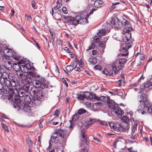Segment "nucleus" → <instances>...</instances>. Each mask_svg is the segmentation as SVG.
Here are the masks:
<instances>
[{
	"label": "nucleus",
	"mask_w": 152,
	"mask_h": 152,
	"mask_svg": "<svg viewBox=\"0 0 152 152\" xmlns=\"http://www.w3.org/2000/svg\"><path fill=\"white\" fill-rule=\"evenodd\" d=\"M33 39L34 42L35 44V45L39 49L40 48V47L39 46V44L35 40H34Z\"/></svg>",
	"instance_id": "13d9d810"
},
{
	"label": "nucleus",
	"mask_w": 152,
	"mask_h": 152,
	"mask_svg": "<svg viewBox=\"0 0 152 152\" xmlns=\"http://www.w3.org/2000/svg\"><path fill=\"white\" fill-rule=\"evenodd\" d=\"M109 124L110 128L114 129L115 131L117 132L119 131V129L115 126V125L114 123L110 122L109 123Z\"/></svg>",
	"instance_id": "a878e982"
},
{
	"label": "nucleus",
	"mask_w": 152,
	"mask_h": 152,
	"mask_svg": "<svg viewBox=\"0 0 152 152\" xmlns=\"http://www.w3.org/2000/svg\"><path fill=\"white\" fill-rule=\"evenodd\" d=\"M102 105V103L100 102H99L96 103H95V104L94 106H96L97 108H99Z\"/></svg>",
	"instance_id": "79ce46f5"
},
{
	"label": "nucleus",
	"mask_w": 152,
	"mask_h": 152,
	"mask_svg": "<svg viewBox=\"0 0 152 152\" xmlns=\"http://www.w3.org/2000/svg\"><path fill=\"white\" fill-rule=\"evenodd\" d=\"M20 109H23L25 112L28 113H30L31 111V107L28 104H24V103L22 107Z\"/></svg>",
	"instance_id": "f3484780"
},
{
	"label": "nucleus",
	"mask_w": 152,
	"mask_h": 152,
	"mask_svg": "<svg viewBox=\"0 0 152 152\" xmlns=\"http://www.w3.org/2000/svg\"><path fill=\"white\" fill-rule=\"evenodd\" d=\"M77 98L79 100H84L85 98L84 94L83 95L78 94Z\"/></svg>",
	"instance_id": "f704fd0d"
},
{
	"label": "nucleus",
	"mask_w": 152,
	"mask_h": 152,
	"mask_svg": "<svg viewBox=\"0 0 152 152\" xmlns=\"http://www.w3.org/2000/svg\"><path fill=\"white\" fill-rule=\"evenodd\" d=\"M13 51L12 50L8 48L4 49L3 50V52L4 54L10 56H11L12 54H13Z\"/></svg>",
	"instance_id": "412c9836"
},
{
	"label": "nucleus",
	"mask_w": 152,
	"mask_h": 152,
	"mask_svg": "<svg viewBox=\"0 0 152 152\" xmlns=\"http://www.w3.org/2000/svg\"><path fill=\"white\" fill-rule=\"evenodd\" d=\"M88 61L92 64H95L97 63V59L95 58L91 57L89 58Z\"/></svg>",
	"instance_id": "bb28decb"
},
{
	"label": "nucleus",
	"mask_w": 152,
	"mask_h": 152,
	"mask_svg": "<svg viewBox=\"0 0 152 152\" xmlns=\"http://www.w3.org/2000/svg\"><path fill=\"white\" fill-rule=\"evenodd\" d=\"M99 37H100L99 36H98V37L97 36H94L93 38L94 42L95 43H98L99 41Z\"/></svg>",
	"instance_id": "ea45409f"
},
{
	"label": "nucleus",
	"mask_w": 152,
	"mask_h": 152,
	"mask_svg": "<svg viewBox=\"0 0 152 152\" xmlns=\"http://www.w3.org/2000/svg\"><path fill=\"white\" fill-rule=\"evenodd\" d=\"M94 97V99L97 100L99 101V96H97L95 94H94L93 95V97Z\"/></svg>",
	"instance_id": "5fc2aeb1"
},
{
	"label": "nucleus",
	"mask_w": 152,
	"mask_h": 152,
	"mask_svg": "<svg viewBox=\"0 0 152 152\" xmlns=\"http://www.w3.org/2000/svg\"><path fill=\"white\" fill-rule=\"evenodd\" d=\"M107 34V31L106 30L104 29H102L99 30V32L97 34V35L101 37L102 36H104Z\"/></svg>",
	"instance_id": "393cba45"
},
{
	"label": "nucleus",
	"mask_w": 152,
	"mask_h": 152,
	"mask_svg": "<svg viewBox=\"0 0 152 152\" xmlns=\"http://www.w3.org/2000/svg\"><path fill=\"white\" fill-rule=\"evenodd\" d=\"M80 135L82 137V138L81 139V142L80 146H82V145L84 146V143H85L86 145H88L89 144V140L87 138L85 131L84 129L81 130Z\"/></svg>",
	"instance_id": "f8f14e48"
},
{
	"label": "nucleus",
	"mask_w": 152,
	"mask_h": 152,
	"mask_svg": "<svg viewBox=\"0 0 152 152\" xmlns=\"http://www.w3.org/2000/svg\"><path fill=\"white\" fill-rule=\"evenodd\" d=\"M100 124L104 125V126H106L107 124L106 122L103 121H101L100 123Z\"/></svg>",
	"instance_id": "69168bd1"
},
{
	"label": "nucleus",
	"mask_w": 152,
	"mask_h": 152,
	"mask_svg": "<svg viewBox=\"0 0 152 152\" xmlns=\"http://www.w3.org/2000/svg\"><path fill=\"white\" fill-rule=\"evenodd\" d=\"M88 149L86 148H82L80 150V152H88Z\"/></svg>",
	"instance_id": "603ef678"
},
{
	"label": "nucleus",
	"mask_w": 152,
	"mask_h": 152,
	"mask_svg": "<svg viewBox=\"0 0 152 152\" xmlns=\"http://www.w3.org/2000/svg\"><path fill=\"white\" fill-rule=\"evenodd\" d=\"M62 0H57L56 2V5L54 7V9L57 10L60 8L62 6Z\"/></svg>",
	"instance_id": "5701e85b"
},
{
	"label": "nucleus",
	"mask_w": 152,
	"mask_h": 152,
	"mask_svg": "<svg viewBox=\"0 0 152 152\" xmlns=\"http://www.w3.org/2000/svg\"><path fill=\"white\" fill-rule=\"evenodd\" d=\"M31 4L32 6V7L34 9H36V7L35 2L34 0H32L31 1Z\"/></svg>",
	"instance_id": "49530a36"
},
{
	"label": "nucleus",
	"mask_w": 152,
	"mask_h": 152,
	"mask_svg": "<svg viewBox=\"0 0 152 152\" xmlns=\"http://www.w3.org/2000/svg\"><path fill=\"white\" fill-rule=\"evenodd\" d=\"M137 125H134L133 126L132 129V135H133L135 132V131L136 130V127H137Z\"/></svg>",
	"instance_id": "de8ad7c7"
},
{
	"label": "nucleus",
	"mask_w": 152,
	"mask_h": 152,
	"mask_svg": "<svg viewBox=\"0 0 152 152\" xmlns=\"http://www.w3.org/2000/svg\"><path fill=\"white\" fill-rule=\"evenodd\" d=\"M70 121L71 124L69 127L67 128L64 130L61 129H57V131H55L53 135L52 136L55 138H58V134L61 139L63 140V144H64L66 143L67 139L73 129L74 124H72L71 121Z\"/></svg>",
	"instance_id": "423d86ee"
},
{
	"label": "nucleus",
	"mask_w": 152,
	"mask_h": 152,
	"mask_svg": "<svg viewBox=\"0 0 152 152\" xmlns=\"http://www.w3.org/2000/svg\"><path fill=\"white\" fill-rule=\"evenodd\" d=\"M127 61L125 58H120L115 64L112 65V69L114 71L115 74H117L120 70L123 69L124 67V65L126 62Z\"/></svg>",
	"instance_id": "1a4fd4ad"
},
{
	"label": "nucleus",
	"mask_w": 152,
	"mask_h": 152,
	"mask_svg": "<svg viewBox=\"0 0 152 152\" xmlns=\"http://www.w3.org/2000/svg\"><path fill=\"white\" fill-rule=\"evenodd\" d=\"M109 38V37H102L101 38V40L104 43H105L106 42Z\"/></svg>",
	"instance_id": "37998d69"
},
{
	"label": "nucleus",
	"mask_w": 152,
	"mask_h": 152,
	"mask_svg": "<svg viewBox=\"0 0 152 152\" xmlns=\"http://www.w3.org/2000/svg\"><path fill=\"white\" fill-rule=\"evenodd\" d=\"M118 142V141H115L114 142H113V147L114 148H116V144H117V142Z\"/></svg>",
	"instance_id": "0e129e2a"
},
{
	"label": "nucleus",
	"mask_w": 152,
	"mask_h": 152,
	"mask_svg": "<svg viewBox=\"0 0 152 152\" xmlns=\"http://www.w3.org/2000/svg\"><path fill=\"white\" fill-rule=\"evenodd\" d=\"M100 101H102L104 102H107L109 100L110 98L104 96H99Z\"/></svg>",
	"instance_id": "cd10ccee"
},
{
	"label": "nucleus",
	"mask_w": 152,
	"mask_h": 152,
	"mask_svg": "<svg viewBox=\"0 0 152 152\" xmlns=\"http://www.w3.org/2000/svg\"><path fill=\"white\" fill-rule=\"evenodd\" d=\"M27 143L28 145L29 148H31V146L33 145V142L31 140H29L27 141Z\"/></svg>",
	"instance_id": "a19ab883"
},
{
	"label": "nucleus",
	"mask_w": 152,
	"mask_h": 152,
	"mask_svg": "<svg viewBox=\"0 0 152 152\" xmlns=\"http://www.w3.org/2000/svg\"><path fill=\"white\" fill-rule=\"evenodd\" d=\"M1 56L3 60H4V59H5L6 60L9 59L10 58L9 57L11 56H8L4 54V55L2 54Z\"/></svg>",
	"instance_id": "58836bf2"
},
{
	"label": "nucleus",
	"mask_w": 152,
	"mask_h": 152,
	"mask_svg": "<svg viewBox=\"0 0 152 152\" xmlns=\"http://www.w3.org/2000/svg\"><path fill=\"white\" fill-rule=\"evenodd\" d=\"M57 43L58 45H62L63 44V42L62 40L59 39L57 40Z\"/></svg>",
	"instance_id": "8fccbe9b"
},
{
	"label": "nucleus",
	"mask_w": 152,
	"mask_h": 152,
	"mask_svg": "<svg viewBox=\"0 0 152 152\" xmlns=\"http://www.w3.org/2000/svg\"><path fill=\"white\" fill-rule=\"evenodd\" d=\"M95 10V9L93 8L89 13L84 12L83 13L85 15L84 17L83 16L82 17L80 15H78L75 18L73 17H66L65 16H64L63 18L69 25L76 26L79 23L81 24H84L88 23V18L90 15L93 14L94 11Z\"/></svg>",
	"instance_id": "7ed1b4c3"
},
{
	"label": "nucleus",
	"mask_w": 152,
	"mask_h": 152,
	"mask_svg": "<svg viewBox=\"0 0 152 152\" xmlns=\"http://www.w3.org/2000/svg\"><path fill=\"white\" fill-rule=\"evenodd\" d=\"M58 141V138H55L53 137H51L50 139V142H52L53 143H56Z\"/></svg>",
	"instance_id": "72a5a7b5"
},
{
	"label": "nucleus",
	"mask_w": 152,
	"mask_h": 152,
	"mask_svg": "<svg viewBox=\"0 0 152 152\" xmlns=\"http://www.w3.org/2000/svg\"><path fill=\"white\" fill-rule=\"evenodd\" d=\"M50 34L51 36L52 37V39L53 40V41H54V37H55V35H53V33L51 31H50Z\"/></svg>",
	"instance_id": "680f3d73"
},
{
	"label": "nucleus",
	"mask_w": 152,
	"mask_h": 152,
	"mask_svg": "<svg viewBox=\"0 0 152 152\" xmlns=\"http://www.w3.org/2000/svg\"><path fill=\"white\" fill-rule=\"evenodd\" d=\"M21 63L16 65L17 67H18V71L20 69L24 73H27V77L29 78H33L35 77L37 74L36 71L31 67V65L29 63L25 64L24 61H21Z\"/></svg>",
	"instance_id": "39448f33"
},
{
	"label": "nucleus",
	"mask_w": 152,
	"mask_h": 152,
	"mask_svg": "<svg viewBox=\"0 0 152 152\" xmlns=\"http://www.w3.org/2000/svg\"><path fill=\"white\" fill-rule=\"evenodd\" d=\"M114 72V71L112 68V70L110 69L108 71V75L109 76H113V72Z\"/></svg>",
	"instance_id": "09e8293b"
},
{
	"label": "nucleus",
	"mask_w": 152,
	"mask_h": 152,
	"mask_svg": "<svg viewBox=\"0 0 152 152\" xmlns=\"http://www.w3.org/2000/svg\"><path fill=\"white\" fill-rule=\"evenodd\" d=\"M77 64V62L76 61H74L72 64V66L68 65L66 66V69L68 71H72L74 68H76Z\"/></svg>",
	"instance_id": "aec40b11"
},
{
	"label": "nucleus",
	"mask_w": 152,
	"mask_h": 152,
	"mask_svg": "<svg viewBox=\"0 0 152 152\" xmlns=\"http://www.w3.org/2000/svg\"><path fill=\"white\" fill-rule=\"evenodd\" d=\"M111 23L115 27L118 28L123 27V33L124 36H123V40L124 42L128 43H125L124 46L122 49L121 54L122 56H126L129 54L128 49L131 48L133 45V39L131 37V31L133 29L131 26L130 23L125 19L122 17L116 16L113 17Z\"/></svg>",
	"instance_id": "f257e3e1"
},
{
	"label": "nucleus",
	"mask_w": 152,
	"mask_h": 152,
	"mask_svg": "<svg viewBox=\"0 0 152 152\" xmlns=\"http://www.w3.org/2000/svg\"><path fill=\"white\" fill-rule=\"evenodd\" d=\"M45 78L41 76H37L33 82V86L31 87L30 91V93L32 96L36 98L34 103L36 105L40 104L41 102L44 99V96L41 89L48 88V85L44 83Z\"/></svg>",
	"instance_id": "f03ea898"
},
{
	"label": "nucleus",
	"mask_w": 152,
	"mask_h": 152,
	"mask_svg": "<svg viewBox=\"0 0 152 152\" xmlns=\"http://www.w3.org/2000/svg\"><path fill=\"white\" fill-rule=\"evenodd\" d=\"M14 75L12 73L9 74L6 72H4L0 74V80L4 83L5 85L11 86L12 88L16 87L18 85L16 83Z\"/></svg>",
	"instance_id": "0eeeda50"
},
{
	"label": "nucleus",
	"mask_w": 152,
	"mask_h": 152,
	"mask_svg": "<svg viewBox=\"0 0 152 152\" xmlns=\"http://www.w3.org/2000/svg\"><path fill=\"white\" fill-rule=\"evenodd\" d=\"M30 86L29 83L25 84L23 86V89L24 91L28 92L29 91Z\"/></svg>",
	"instance_id": "7c9ffc66"
},
{
	"label": "nucleus",
	"mask_w": 152,
	"mask_h": 152,
	"mask_svg": "<svg viewBox=\"0 0 152 152\" xmlns=\"http://www.w3.org/2000/svg\"><path fill=\"white\" fill-rule=\"evenodd\" d=\"M23 73V72H22V73H17L18 75V74H19L18 76H20V77L22 80L25 79L26 77L27 76V73H26V74H25Z\"/></svg>",
	"instance_id": "2f4dec72"
},
{
	"label": "nucleus",
	"mask_w": 152,
	"mask_h": 152,
	"mask_svg": "<svg viewBox=\"0 0 152 152\" xmlns=\"http://www.w3.org/2000/svg\"><path fill=\"white\" fill-rule=\"evenodd\" d=\"M11 86H7L4 84V83L0 80V97H2L4 96V94H7L9 92L10 89L11 88ZM6 96V95H5Z\"/></svg>",
	"instance_id": "9d476101"
},
{
	"label": "nucleus",
	"mask_w": 152,
	"mask_h": 152,
	"mask_svg": "<svg viewBox=\"0 0 152 152\" xmlns=\"http://www.w3.org/2000/svg\"><path fill=\"white\" fill-rule=\"evenodd\" d=\"M145 56L144 55H140L139 56L140 59L141 60H144L145 58Z\"/></svg>",
	"instance_id": "6e6d98bb"
},
{
	"label": "nucleus",
	"mask_w": 152,
	"mask_h": 152,
	"mask_svg": "<svg viewBox=\"0 0 152 152\" xmlns=\"http://www.w3.org/2000/svg\"><path fill=\"white\" fill-rule=\"evenodd\" d=\"M24 91H25L23 89H22L21 91L20 90L19 92H18L17 91V92L18 93V95L17 96L15 95L14 93H13L14 95L13 106L18 110H19V109L22 107L23 104V102L21 101V99L25 95Z\"/></svg>",
	"instance_id": "6e6552de"
},
{
	"label": "nucleus",
	"mask_w": 152,
	"mask_h": 152,
	"mask_svg": "<svg viewBox=\"0 0 152 152\" xmlns=\"http://www.w3.org/2000/svg\"><path fill=\"white\" fill-rule=\"evenodd\" d=\"M22 99H23V101L25 104H30L31 101V98L29 95L26 94L22 98Z\"/></svg>",
	"instance_id": "a211bd4d"
},
{
	"label": "nucleus",
	"mask_w": 152,
	"mask_h": 152,
	"mask_svg": "<svg viewBox=\"0 0 152 152\" xmlns=\"http://www.w3.org/2000/svg\"><path fill=\"white\" fill-rule=\"evenodd\" d=\"M85 95V97L86 99L91 100L93 98V95L92 94L88 91H86L84 93Z\"/></svg>",
	"instance_id": "6ab92c4d"
},
{
	"label": "nucleus",
	"mask_w": 152,
	"mask_h": 152,
	"mask_svg": "<svg viewBox=\"0 0 152 152\" xmlns=\"http://www.w3.org/2000/svg\"><path fill=\"white\" fill-rule=\"evenodd\" d=\"M25 18H27V20L31 21L32 20V18L31 16L27 15L26 14L25 15Z\"/></svg>",
	"instance_id": "3c124183"
},
{
	"label": "nucleus",
	"mask_w": 152,
	"mask_h": 152,
	"mask_svg": "<svg viewBox=\"0 0 152 152\" xmlns=\"http://www.w3.org/2000/svg\"><path fill=\"white\" fill-rule=\"evenodd\" d=\"M86 112V111L83 108H81L79 109L77 113L79 115L82 114Z\"/></svg>",
	"instance_id": "473e14b6"
},
{
	"label": "nucleus",
	"mask_w": 152,
	"mask_h": 152,
	"mask_svg": "<svg viewBox=\"0 0 152 152\" xmlns=\"http://www.w3.org/2000/svg\"><path fill=\"white\" fill-rule=\"evenodd\" d=\"M3 66L8 70H10L12 69V63L11 61H7L4 62V64Z\"/></svg>",
	"instance_id": "4468645a"
},
{
	"label": "nucleus",
	"mask_w": 152,
	"mask_h": 152,
	"mask_svg": "<svg viewBox=\"0 0 152 152\" xmlns=\"http://www.w3.org/2000/svg\"><path fill=\"white\" fill-rule=\"evenodd\" d=\"M95 120L94 119L89 118L87 124L86 126L87 128L90 127V126L95 122Z\"/></svg>",
	"instance_id": "c85d7f7f"
},
{
	"label": "nucleus",
	"mask_w": 152,
	"mask_h": 152,
	"mask_svg": "<svg viewBox=\"0 0 152 152\" xmlns=\"http://www.w3.org/2000/svg\"><path fill=\"white\" fill-rule=\"evenodd\" d=\"M94 5L96 7L99 8L103 6L104 3L101 0H96L94 1Z\"/></svg>",
	"instance_id": "dca6fc26"
},
{
	"label": "nucleus",
	"mask_w": 152,
	"mask_h": 152,
	"mask_svg": "<svg viewBox=\"0 0 152 152\" xmlns=\"http://www.w3.org/2000/svg\"><path fill=\"white\" fill-rule=\"evenodd\" d=\"M12 53L13 54H12L11 56H12L13 58L16 60L17 61H19L20 59V56L18 55L17 53L14 51H13Z\"/></svg>",
	"instance_id": "b1692460"
},
{
	"label": "nucleus",
	"mask_w": 152,
	"mask_h": 152,
	"mask_svg": "<svg viewBox=\"0 0 152 152\" xmlns=\"http://www.w3.org/2000/svg\"><path fill=\"white\" fill-rule=\"evenodd\" d=\"M129 128V126L128 124H124L123 125H120L119 129L123 132H128V129Z\"/></svg>",
	"instance_id": "2eb2a0df"
},
{
	"label": "nucleus",
	"mask_w": 152,
	"mask_h": 152,
	"mask_svg": "<svg viewBox=\"0 0 152 152\" xmlns=\"http://www.w3.org/2000/svg\"><path fill=\"white\" fill-rule=\"evenodd\" d=\"M31 79H32V78H28L26 76V78L25 79V81L27 83H30L32 82Z\"/></svg>",
	"instance_id": "a18cd8bd"
},
{
	"label": "nucleus",
	"mask_w": 152,
	"mask_h": 152,
	"mask_svg": "<svg viewBox=\"0 0 152 152\" xmlns=\"http://www.w3.org/2000/svg\"><path fill=\"white\" fill-rule=\"evenodd\" d=\"M102 72L103 73L105 74L106 75H108V71L107 69H104Z\"/></svg>",
	"instance_id": "864d4df0"
},
{
	"label": "nucleus",
	"mask_w": 152,
	"mask_h": 152,
	"mask_svg": "<svg viewBox=\"0 0 152 152\" xmlns=\"http://www.w3.org/2000/svg\"><path fill=\"white\" fill-rule=\"evenodd\" d=\"M92 49H94L93 47L91 46V45L89 46L88 47V49L86 50L87 51L89 50H91Z\"/></svg>",
	"instance_id": "338daca9"
},
{
	"label": "nucleus",
	"mask_w": 152,
	"mask_h": 152,
	"mask_svg": "<svg viewBox=\"0 0 152 152\" xmlns=\"http://www.w3.org/2000/svg\"><path fill=\"white\" fill-rule=\"evenodd\" d=\"M140 93H142L143 91L145 92L152 89V75L150 80L145 82L140 86Z\"/></svg>",
	"instance_id": "9b49d317"
},
{
	"label": "nucleus",
	"mask_w": 152,
	"mask_h": 152,
	"mask_svg": "<svg viewBox=\"0 0 152 152\" xmlns=\"http://www.w3.org/2000/svg\"><path fill=\"white\" fill-rule=\"evenodd\" d=\"M92 54L93 55H95L97 53V51L96 50H93L92 51Z\"/></svg>",
	"instance_id": "bf43d9fd"
},
{
	"label": "nucleus",
	"mask_w": 152,
	"mask_h": 152,
	"mask_svg": "<svg viewBox=\"0 0 152 152\" xmlns=\"http://www.w3.org/2000/svg\"><path fill=\"white\" fill-rule=\"evenodd\" d=\"M64 49L68 53H70V51L69 50V48L67 47H65Z\"/></svg>",
	"instance_id": "e2e57ef3"
},
{
	"label": "nucleus",
	"mask_w": 152,
	"mask_h": 152,
	"mask_svg": "<svg viewBox=\"0 0 152 152\" xmlns=\"http://www.w3.org/2000/svg\"><path fill=\"white\" fill-rule=\"evenodd\" d=\"M1 125L3 129H4L7 132H9L8 127L7 126L5 125L4 124L2 123H1Z\"/></svg>",
	"instance_id": "c9c22d12"
},
{
	"label": "nucleus",
	"mask_w": 152,
	"mask_h": 152,
	"mask_svg": "<svg viewBox=\"0 0 152 152\" xmlns=\"http://www.w3.org/2000/svg\"><path fill=\"white\" fill-rule=\"evenodd\" d=\"M58 115V111L57 110H56L54 112V115L56 116H57Z\"/></svg>",
	"instance_id": "052dcab7"
},
{
	"label": "nucleus",
	"mask_w": 152,
	"mask_h": 152,
	"mask_svg": "<svg viewBox=\"0 0 152 152\" xmlns=\"http://www.w3.org/2000/svg\"><path fill=\"white\" fill-rule=\"evenodd\" d=\"M107 103L108 106L110 107L111 109H113L115 107V106L116 105H117V104L115 103V102L113 100L110 99L107 102Z\"/></svg>",
	"instance_id": "4be33fe9"
},
{
	"label": "nucleus",
	"mask_w": 152,
	"mask_h": 152,
	"mask_svg": "<svg viewBox=\"0 0 152 152\" xmlns=\"http://www.w3.org/2000/svg\"><path fill=\"white\" fill-rule=\"evenodd\" d=\"M75 71L78 72H80V69L79 67H77L76 68Z\"/></svg>",
	"instance_id": "774afa93"
},
{
	"label": "nucleus",
	"mask_w": 152,
	"mask_h": 152,
	"mask_svg": "<svg viewBox=\"0 0 152 152\" xmlns=\"http://www.w3.org/2000/svg\"><path fill=\"white\" fill-rule=\"evenodd\" d=\"M95 68L96 69L98 70H101V67L100 66L98 65H96L94 66Z\"/></svg>",
	"instance_id": "4d7b16f0"
},
{
	"label": "nucleus",
	"mask_w": 152,
	"mask_h": 152,
	"mask_svg": "<svg viewBox=\"0 0 152 152\" xmlns=\"http://www.w3.org/2000/svg\"><path fill=\"white\" fill-rule=\"evenodd\" d=\"M62 11L65 14H66L68 12L67 9L65 7H62Z\"/></svg>",
	"instance_id": "c03bdc74"
},
{
	"label": "nucleus",
	"mask_w": 152,
	"mask_h": 152,
	"mask_svg": "<svg viewBox=\"0 0 152 152\" xmlns=\"http://www.w3.org/2000/svg\"><path fill=\"white\" fill-rule=\"evenodd\" d=\"M79 116L77 114L74 115L72 117V120L73 121H75L79 118Z\"/></svg>",
	"instance_id": "4c0bfd02"
},
{
	"label": "nucleus",
	"mask_w": 152,
	"mask_h": 152,
	"mask_svg": "<svg viewBox=\"0 0 152 152\" xmlns=\"http://www.w3.org/2000/svg\"><path fill=\"white\" fill-rule=\"evenodd\" d=\"M111 110L112 114L115 115L118 117H121L124 114L123 111L121 109L118 105H116Z\"/></svg>",
	"instance_id": "ddd939ff"
},
{
	"label": "nucleus",
	"mask_w": 152,
	"mask_h": 152,
	"mask_svg": "<svg viewBox=\"0 0 152 152\" xmlns=\"http://www.w3.org/2000/svg\"><path fill=\"white\" fill-rule=\"evenodd\" d=\"M98 43H99V47L102 48H105V43H104V42L102 41H99Z\"/></svg>",
	"instance_id": "e433bc0d"
},
{
	"label": "nucleus",
	"mask_w": 152,
	"mask_h": 152,
	"mask_svg": "<svg viewBox=\"0 0 152 152\" xmlns=\"http://www.w3.org/2000/svg\"><path fill=\"white\" fill-rule=\"evenodd\" d=\"M140 103L137 111H140L142 114L145 113H151L152 112V108L151 104L148 101L147 95L145 94H142L140 96Z\"/></svg>",
	"instance_id": "20e7f679"
},
{
	"label": "nucleus",
	"mask_w": 152,
	"mask_h": 152,
	"mask_svg": "<svg viewBox=\"0 0 152 152\" xmlns=\"http://www.w3.org/2000/svg\"><path fill=\"white\" fill-rule=\"evenodd\" d=\"M121 119L125 123V124H128L129 122V119L126 116H123L121 118Z\"/></svg>",
	"instance_id": "c756f323"
}]
</instances>
